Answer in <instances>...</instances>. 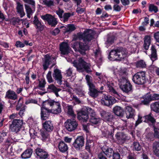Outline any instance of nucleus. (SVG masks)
<instances>
[{
  "mask_svg": "<svg viewBox=\"0 0 159 159\" xmlns=\"http://www.w3.org/2000/svg\"><path fill=\"white\" fill-rule=\"evenodd\" d=\"M52 76L58 84L61 85L62 84V75L60 70L58 69H54Z\"/></svg>",
  "mask_w": 159,
  "mask_h": 159,
  "instance_id": "nucleus-18",
  "label": "nucleus"
},
{
  "mask_svg": "<svg viewBox=\"0 0 159 159\" xmlns=\"http://www.w3.org/2000/svg\"><path fill=\"white\" fill-rule=\"evenodd\" d=\"M89 125L90 124H84L82 125L83 130L87 133L89 132Z\"/></svg>",
  "mask_w": 159,
  "mask_h": 159,
  "instance_id": "nucleus-58",
  "label": "nucleus"
},
{
  "mask_svg": "<svg viewBox=\"0 0 159 159\" xmlns=\"http://www.w3.org/2000/svg\"><path fill=\"white\" fill-rule=\"evenodd\" d=\"M100 119L97 118L95 116H92L90 117L89 121L93 124L96 125L100 122Z\"/></svg>",
  "mask_w": 159,
  "mask_h": 159,
  "instance_id": "nucleus-42",
  "label": "nucleus"
},
{
  "mask_svg": "<svg viewBox=\"0 0 159 159\" xmlns=\"http://www.w3.org/2000/svg\"><path fill=\"white\" fill-rule=\"evenodd\" d=\"M88 87V94L93 98H97L98 96L100 91L98 90L94 84Z\"/></svg>",
  "mask_w": 159,
  "mask_h": 159,
  "instance_id": "nucleus-17",
  "label": "nucleus"
},
{
  "mask_svg": "<svg viewBox=\"0 0 159 159\" xmlns=\"http://www.w3.org/2000/svg\"><path fill=\"white\" fill-rule=\"evenodd\" d=\"M152 150L154 154L159 157V142L155 141L153 143Z\"/></svg>",
  "mask_w": 159,
  "mask_h": 159,
  "instance_id": "nucleus-27",
  "label": "nucleus"
},
{
  "mask_svg": "<svg viewBox=\"0 0 159 159\" xmlns=\"http://www.w3.org/2000/svg\"><path fill=\"white\" fill-rule=\"evenodd\" d=\"M17 94L14 91L9 89L6 93L5 98L15 100L17 99Z\"/></svg>",
  "mask_w": 159,
  "mask_h": 159,
  "instance_id": "nucleus-24",
  "label": "nucleus"
},
{
  "mask_svg": "<svg viewBox=\"0 0 159 159\" xmlns=\"http://www.w3.org/2000/svg\"><path fill=\"white\" fill-rule=\"evenodd\" d=\"M154 36L156 41L159 43V31L155 33L154 34Z\"/></svg>",
  "mask_w": 159,
  "mask_h": 159,
  "instance_id": "nucleus-64",
  "label": "nucleus"
},
{
  "mask_svg": "<svg viewBox=\"0 0 159 159\" xmlns=\"http://www.w3.org/2000/svg\"><path fill=\"white\" fill-rule=\"evenodd\" d=\"M86 110V111L87 113L89 114L90 115V117L92 116H95L96 114L94 111L92 109V108L89 107H84Z\"/></svg>",
  "mask_w": 159,
  "mask_h": 159,
  "instance_id": "nucleus-46",
  "label": "nucleus"
},
{
  "mask_svg": "<svg viewBox=\"0 0 159 159\" xmlns=\"http://www.w3.org/2000/svg\"><path fill=\"white\" fill-rule=\"evenodd\" d=\"M39 81V84L38 86L40 88V89L43 90L45 87V85L46 84V81L44 79H41L40 80H38Z\"/></svg>",
  "mask_w": 159,
  "mask_h": 159,
  "instance_id": "nucleus-49",
  "label": "nucleus"
},
{
  "mask_svg": "<svg viewBox=\"0 0 159 159\" xmlns=\"http://www.w3.org/2000/svg\"><path fill=\"white\" fill-rule=\"evenodd\" d=\"M151 37L149 35H146L144 38L143 47L145 50H148L151 43Z\"/></svg>",
  "mask_w": 159,
  "mask_h": 159,
  "instance_id": "nucleus-32",
  "label": "nucleus"
},
{
  "mask_svg": "<svg viewBox=\"0 0 159 159\" xmlns=\"http://www.w3.org/2000/svg\"><path fill=\"white\" fill-rule=\"evenodd\" d=\"M42 3L48 7H50L54 5L53 2L51 0H42Z\"/></svg>",
  "mask_w": 159,
  "mask_h": 159,
  "instance_id": "nucleus-47",
  "label": "nucleus"
},
{
  "mask_svg": "<svg viewBox=\"0 0 159 159\" xmlns=\"http://www.w3.org/2000/svg\"><path fill=\"white\" fill-rule=\"evenodd\" d=\"M84 139L82 136L78 137L73 143V145L76 150H80L84 145Z\"/></svg>",
  "mask_w": 159,
  "mask_h": 159,
  "instance_id": "nucleus-15",
  "label": "nucleus"
},
{
  "mask_svg": "<svg viewBox=\"0 0 159 159\" xmlns=\"http://www.w3.org/2000/svg\"><path fill=\"white\" fill-rule=\"evenodd\" d=\"M25 6L27 14V16L30 18L31 16L32 15L35 11V5L34 6H32V8L28 5L25 4Z\"/></svg>",
  "mask_w": 159,
  "mask_h": 159,
  "instance_id": "nucleus-28",
  "label": "nucleus"
},
{
  "mask_svg": "<svg viewBox=\"0 0 159 159\" xmlns=\"http://www.w3.org/2000/svg\"><path fill=\"white\" fill-rule=\"evenodd\" d=\"M145 120H143L144 122H146V120L150 122L152 124H154L156 122V120L153 117V115L151 112L148 115L143 117Z\"/></svg>",
  "mask_w": 159,
  "mask_h": 159,
  "instance_id": "nucleus-37",
  "label": "nucleus"
},
{
  "mask_svg": "<svg viewBox=\"0 0 159 159\" xmlns=\"http://www.w3.org/2000/svg\"><path fill=\"white\" fill-rule=\"evenodd\" d=\"M47 90L48 92H52L54 93L56 96L57 97L59 96L58 92L60 91L61 89L57 88L53 84H50L48 85V87L47 88Z\"/></svg>",
  "mask_w": 159,
  "mask_h": 159,
  "instance_id": "nucleus-26",
  "label": "nucleus"
},
{
  "mask_svg": "<svg viewBox=\"0 0 159 159\" xmlns=\"http://www.w3.org/2000/svg\"><path fill=\"white\" fill-rule=\"evenodd\" d=\"M17 11L18 13L20 15V17L22 18L25 15V13L24 10L23 5L20 2H17Z\"/></svg>",
  "mask_w": 159,
  "mask_h": 159,
  "instance_id": "nucleus-33",
  "label": "nucleus"
},
{
  "mask_svg": "<svg viewBox=\"0 0 159 159\" xmlns=\"http://www.w3.org/2000/svg\"><path fill=\"white\" fill-rule=\"evenodd\" d=\"M115 39V37L113 35H108L107 41L105 42L106 46L107 48L112 44L114 43Z\"/></svg>",
  "mask_w": 159,
  "mask_h": 159,
  "instance_id": "nucleus-38",
  "label": "nucleus"
},
{
  "mask_svg": "<svg viewBox=\"0 0 159 159\" xmlns=\"http://www.w3.org/2000/svg\"><path fill=\"white\" fill-rule=\"evenodd\" d=\"M152 101L159 100V94L153 93L151 95Z\"/></svg>",
  "mask_w": 159,
  "mask_h": 159,
  "instance_id": "nucleus-59",
  "label": "nucleus"
},
{
  "mask_svg": "<svg viewBox=\"0 0 159 159\" xmlns=\"http://www.w3.org/2000/svg\"><path fill=\"white\" fill-rule=\"evenodd\" d=\"M101 115L105 121H111L113 118V116L110 113L102 110L100 112Z\"/></svg>",
  "mask_w": 159,
  "mask_h": 159,
  "instance_id": "nucleus-22",
  "label": "nucleus"
},
{
  "mask_svg": "<svg viewBox=\"0 0 159 159\" xmlns=\"http://www.w3.org/2000/svg\"><path fill=\"white\" fill-rule=\"evenodd\" d=\"M137 67L144 68L146 67V65L145 62L143 60H140L137 62Z\"/></svg>",
  "mask_w": 159,
  "mask_h": 159,
  "instance_id": "nucleus-54",
  "label": "nucleus"
},
{
  "mask_svg": "<svg viewBox=\"0 0 159 159\" xmlns=\"http://www.w3.org/2000/svg\"><path fill=\"white\" fill-rule=\"evenodd\" d=\"M138 119L135 121V127H137L139 124L142 123L143 121V118L140 114L138 115Z\"/></svg>",
  "mask_w": 159,
  "mask_h": 159,
  "instance_id": "nucleus-51",
  "label": "nucleus"
},
{
  "mask_svg": "<svg viewBox=\"0 0 159 159\" xmlns=\"http://www.w3.org/2000/svg\"><path fill=\"white\" fill-rule=\"evenodd\" d=\"M116 100L114 98L109 95L103 94L102 96L101 102L104 105L110 106L116 102Z\"/></svg>",
  "mask_w": 159,
  "mask_h": 159,
  "instance_id": "nucleus-10",
  "label": "nucleus"
},
{
  "mask_svg": "<svg viewBox=\"0 0 159 159\" xmlns=\"http://www.w3.org/2000/svg\"><path fill=\"white\" fill-rule=\"evenodd\" d=\"M132 80L135 84L138 85H142L145 84L147 81L145 72L140 71L137 72L133 76Z\"/></svg>",
  "mask_w": 159,
  "mask_h": 159,
  "instance_id": "nucleus-5",
  "label": "nucleus"
},
{
  "mask_svg": "<svg viewBox=\"0 0 159 159\" xmlns=\"http://www.w3.org/2000/svg\"><path fill=\"white\" fill-rule=\"evenodd\" d=\"M128 74L127 69H120L118 71L117 76L120 89L124 92L129 93L132 92V87L127 78Z\"/></svg>",
  "mask_w": 159,
  "mask_h": 159,
  "instance_id": "nucleus-1",
  "label": "nucleus"
},
{
  "mask_svg": "<svg viewBox=\"0 0 159 159\" xmlns=\"http://www.w3.org/2000/svg\"><path fill=\"white\" fill-rule=\"evenodd\" d=\"M23 120L22 119H14L11 124L10 125L9 128L11 131L16 133L18 132L23 124Z\"/></svg>",
  "mask_w": 159,
  "mask_h": 159,
  "instance_id": "nucleus-6",
  "label": "nucleus"
},
{
  "mask_svg": "<svg viewBox=\"0 0 159 159\" xmlns=\"http://www.w3.org/2000/svg\"><path fill=\"white\" fill-rule=\"evenodd\" d=\"M101 149L102 152L108 158L111 157L115 152L112 148H109L106 146H103Z\"/></svg>",
  "mask_w": 159,
  "mask_h": 159,
  "instance_id": "nucleus-21",
  "label": "nucleus"
},
{
  "mask_svg": "<svg viewBox=\"0 0 159 159\" xmlns=\"http://www.w3.org/2000/svg\"><path fill=\"white\" fill-rule=\"evenodd\" d=\"M52 72L51 71H49L46 75V78L48 82L49 83H51L53 81L51 75Z\"/></svg>",
  "mask_w": 159,
  "mask_h": 159,
  "instance_id": "nucleus-55",
  "label": "nucleus"
},
{
  "mask_svg": "<svg viewBox=\"0 0 159 159\" xmlns=\"http://www.w3.org/2000/svg\"><path fill=\"white\" fill-rule=\"evenodd\" d=\"M113 111L114 113L116 115L118 116H123L124 111L123 109L121 107L116 106L114 107Z\"/></svg>",
  "mask_w": 159,
  "mask_h": 159,
  "instance_id": "nucleus-29",
  "label": "nucleus"
},
{
  "mask_svg": "<svg viewBox=\"0 0 159 159\" xmlns=\"http://www.w3.org/2000/svg\"><path fill=\"white\" fill-rule=\"evenodd\" d=\"M42 127L44 130L48 132H52L54 130L53 123L51 120H46L42 123Z\"/></svg>",
  "mask_w": 159,
  "mask_h": 159,
  "instance_id": "nucleus-16",
  "label": "nucleus"
},
{
  "mask_svg": "<svg viewBox=\"0 0 159 159\" xmlns=\"http://www.w3.org/2000/svg\"><path fill=\"white\" fill-rule=\"evenodd\" d=\"M132 150L133 151H139L141 150L142 146L139 143L134 142L133 144Z\"/></svg>",
  "mask_w": 159,
  "mask_h": 159,
  "instance_id": "nucleus-41",
  "label": "nucleus"
},
{
  "mask_svg": "<svg viewBox=\"0 0 159 159\" xmlns=\"http://www.w3.org/2000/svg\"><path fill=\"white\" fill-rule=\"evenodd\" d=\"M41 18L43 20L47 21L48 24L52 26H55L57 23V19L50 14H47L42 16Z\"/></svg>",
  "mask_w": 159,
  "mask_h": 159,
  "instance_id": "nucleus-11",
  "label": "nucleus"
},
{
  "mask_svg": "<svg viewBox=\"0 0 159 159\" xmlns=\"http://www.w3.org/2000/svg\"><path fill=\"white\" fill-rule=\"evenodd\" d=\"M115 136L119 143L122 144L129 138L126 134L122 132H118L115 134Z\"/></svg>",
  "mask_w": 159,
  "mask_h": 159,
  "instance_id": "nucleus-14",
  "label": "nucleus"
},
{
  "mask_svg": "<svg viewBox=\"0 0 159 159\" xmlns=\"http://www.w3.org/2000/svg\"><path fill=\"white\" fill-rule=\"evenodd\" d=\"M58 148L62 152H65L68 149V147L66 144L63 141L60 142L58 144Z\"/></svg>",
  "mask_w": 159,
  "mask_h": 159,
  "instance_id": "nucleus-35",
  "label": "nucleus"
},
{
  "mask_svg": "<svg viewBox=\"0 0 159 159\" xmlns=\"http://www.w3.org/2000/svg\"><path fill=\"white\" fill-rule=\"evenodd\" d=\"M46 101L43 103L42 107H41V118L42 120H46L49 117L50 113L52 112L48 106H46Z\"/></svg>",
  "mask_w": 159,
  "mask_h": 159,
  "instance_id": "nucleus-7",
  "label": "nucleus"
},
{
  "mask_svg": "<svg viewBox=\"0 0 159 159\" xmlns=\"http://www.w3.org/2000/svg\"><path fill=\"white\" fill-rule=\"evenodd\" d=\"M56 12L60 18H62V14L64 12L62 10L59 8L58 10L56 11Z\"/></svg>",
  "mask_w": 159,
  "mask_h": 159,
  "instance_id": "nucleus-60",
  "label": "nucleus"
},
{
  "mask_svg": "<svg viewBox=\"0 0 159 159\" xmlns=\"http://www.w3.org/2000/svg\"><path fill=\"white\" fill-rule=\"evenodd\" d=\"M33 152V150L31 148L27 149L21 155L23 159H26L30 157Z\"/></svg>",
  "mask_w": 159,
  "mask_h": 159,
  "instance_id": "nucleus-30",
  "label": "nucleus"
},
{
  "mask_svg": "<svg viewBox=\"0 0 159 159\" xmlns=\"http://www.w3.org/2000/svg\"><path fill=\"white\" fill-rule=\"evenodd\" d=\"M102 135L104 137H113V134L112 132L110 131L107 129V128H105L104 129H102Z\"/></svg>",
  "mask_w": 159,
  "mask_h": 159,
  "instance_id": "nucleus-40",
  "label": "nucleus"
},
{
  "mask_svg": "<svg viewBox=\"0 0 159 159\" xmlns=\"http://www.w3.org/2000/svg\"><path fill=\"white\" fill-rule=\"evenodd\" d=\"M71 14L70 13H65L63 16V21H67L69 18Z\"/></svg>",
  "mask_w": 159,
  "mask_h": 159,
  "instance_id": "nucleus-57",
  "label": "nucleus"
},
{
  "mask_svg": "<svg viewBox=\"0 0 159 159\" xmlns=\"http://www.w3.org/2000/svg\"><path fill=\"white\" fill-rule=\"evenodd\" d=\"M68 114L71 116L73 117H75L76 115L75 114L73 111V107L72 106H68Z\"/></svg>",
  "mask_w": 159,
  "mask_h": 159,
  "instance_id": "nucleus-50",
  "label": "nucleus"
},
{
  "mask_svg": "<svg viewBox=\"0 0 159 159\" xmlns=\"http://www.w3.org/2000/svg\"><path fill=\"white\" fill-rule=\"evenodd\" d=\"M78 125L77 121L74 119H68L65 123L64 126L66 129L69 132L75 130Z\"/></svg>",
  "mask_w": 159,
  "mask_h": 159,
  "instance_id": "nucleus-9",
  "label": "nucleus"
},
{
  "mask_svg": "<svg viewBox=\"0 0 159 159\" xmlns=\"http://www.w3.org/2000/svg\"><path fill=\"white\" fill-rule=\"evenodd\" d=\"M149 11L151 12L157 13L158 11V7L153 4H150L148 7Z\"/></svg>",
  "mask_w": 159,
  "mask_h": 159,
  "instance_id": "nucleus-44",
  "label": "nucleus"
},
{
  "mask_svg": "<svg viewBox=\"0 0 159 159\" xmlns=\"http://www.w3.org/2000/svg\"><path fill=\"white\" fill-rule=\"evenodd\" d=\"M46 106H48L52 113L57 114L61 113V107L59 102H56L53 100L48 99L46 101Z\"/></svg>",
  "mask_w": 159,
  "mask_h": 159,
  "instance_id": "nucleus-4",
  "label": "nucleus"
},
{
  "mask_svg": "<svg viewBox=\"0 0 159 159\" xmlns=\"http://www.w3.org/2000/svg\"><path fill=\"white\" fill-rule=\"evenodd\" d=\"M72 64L79 72H83L85 71L89 73L92 71L90 64L85 61L82 58H78V60H74Z\"/></svg>",
  "mask_w": 159,
  "mask_h": 159,
  "instance_id": "nucleus-2",
  "label": "nucleus"
},
{
  "mask_svg": "<svg viewBox=\"0 0 159 159\" xmlns=\"http://www.w3.org/2000/svg\"><path fill=\"white\" fill-rule=\"evenodd\" d=\"M50 56L48 54H47L44 56L43 60V66L44 70H46L48 68L49 65L52 63Z\"/></svg>",
  "mask_w": 159,
  "mask_h": 159,
  "instance_id": "nucleus-23",
  "label": "nucleus"
},
{
  "mask_svg": "<svg viewBox=\"0 0 159 159\" xmlns=\"http://www.w3.org/2000/svg\"><path fill=\"white\" fill-rule=\"evenodd\" d=\"M154 134L152 133H148L146 136V138L147 140L149 141H152L154 140Z\"/></svg>",
  "mask_w": 159,
  "mask_h": 159,
  "instance_id": "nucleus-56",
  "label": "nucleus"
},
{
  "mask_svg": "<svg viewBox=\"0 0 159 159\" xmlns=\"http://www.w3.org/2000/svg\"><path fill=\"white\" fill-rule=\"evenodd\" d=\"M112 159H120V154L117 152H115L113 155Z\"/></svg>",
  "mask_w": 159,
  "mask_h": 159,
  "instance_id": "nucleus-63",
  "label": "nucleus"
},
{
  "mask_svg": "<svg viewBox=\"0 0 159 159\" xmlns=\"http://www.w3.org/2000/svg\"><path fill=\"white\" fill-rule=\"evenodd\" d=\"M85 79L88 87L94 85L92 82V78L89 75H86Z\"/></svg>",
  "mask_w": 159,
  "mask_h": 159,
  "instance_id": "nucleus-45",
  "label": "nucleus"
},
{
  "mask_svg": "<svg viewBox=\"0 0 159 159\" xmlns=\"http://www.w3.org/2000/svg\"><path fill=\"white\" fill-rule=\"evenodd\" d=\"M94 143L92 140L87 139L85 149L89 152H91V149L94 146Z\"/></svg>",
  "mask_w": 159,
  "mask_h": 159,
  "instance_id": "nucleus-39",
  "label": "nucleus"
},
{
  "mask_svg": "<svg viewBox=\"0 0 159 159\" xmlns=\"http://www.w3.org/2000/svg\"><path fill=\"white\" fill-rule=\"evenodd\" d=\"M51 132H48L46 131L41 130L40 135L41 136V140L43 141H45L49 140L50 137V133Z\"/></svg>",
  "mask_w": 159,
  "mask_h": 159,
  "instance_id": "nucleus-31",
  "label": "nucleus"
},
{
  "mask_svg": "<svg viewBox=\"0 0 159 159\" xmlns=\"http://www.w3.org/2000/svg\"><path fill=\"white\" fill-rule=\"evenodd\" d=\"M109 93L117 99H119L120 95L118 93L116 89L113 86V84H110L109 82L107 83Z\"/></svg>",
  "mask_w": 159,
  "mask_h": 159,
  "instance_id": "nucleus-19",
  "label": "nucleus"
},
{
  "mask_svg": "<svg viewBox=\"0 0 159 159\" xmlns=\"http://www.w3.org/2000/svg\"><path fill=\"white\" fill-rule=\"evenodd\" d=\"M69 46L67 43L62 42L60 45V50H68Z\"/></svg>",
  "mask_w": 159,
  "mask_h": 159,
  "instance_id": "nucleus-52",
  "label": "nucleus"
},
{
  "mask_svg": "<svg viewBox=\"0 0 159 159\" xmlns=\"http://www.w3.org/2000/svg\"><path fill=\"white\" fill-rule=\"evenodd\" d=\"M152 61L157 59L156 50H151V54L149 55Z\"/></svg>",
  "mask_w": 159,
  "mask_h": 159,
  "instance_id": "nucleus-43",
  "label": "nucleus"
},
{
  "mask_svg": "<svg viewBox=\"0 0 159 159\" xmlns=\"http://www.w3.org/2000/svg\"><path fill=\"white\" fill-rule=\"evenodd\" d=\"M35 152L37 158L39 159H47L49 156L48 153L45 150L39 147L35 149Z\"/></svg>",
  "mask_w": 159,
  "mask_h": 159,
  "instance_id": "nucleus-12",
  "label": "nucleus"
},
{
  "mask_svg": "<svg viewBox=\"0 0 159 159\" xmlns=\"http://www.w3.org/2000/svg\"><path fill=\"white\" fill-rule=\"evenodd\" d=\"M154 135L155 138L159 139V129H155L154 130Z\"/></svg>",
  "mask_w": 159,
  "mask_h": 159,
  "instance_id": "nucleus-61",
  "label": "nucleus"
},
{
  "mask_svg": "<svg viewBox=\"0 0 159 159\" xmlns=\"http://www.w3.org/2000/svg\"><path fill=\"white\" fill-rule=\"evenodd\" d=\"M125 51L126 50H111L108 58L111 61H120L127 56Z\"/></svg>",
  "mask_w": 159,
  "mask_h": 159,
  "instance_id": "nucleus-3",
  "label": "nucleus"
},
{
  "mask_svg": "<svg viewBox=\"0 0 159 159\" xmlns=\"http://www.w3.org/2000/svg\"><path fill=\"white\" fill-rule=\"evenodd\" d=\"M67 28L65 31V32H71L74 30L75 29V28L74 25L69 24L67 26Z\"/></svg>",
  "mask_w": 159,
  "mask_h": 159,
  "instance_id": "nucleus-53",
  "label": "nucleus"
},
{
  "mask_svg": "<svg viewBox=\"0 0 159 159\" xmlns=\"http://www.w3.org/2000/svg\"><path fill=\"white\" fill-rule=\"evenodd\" d=\"M93 38V34L90 32H84V33H79L76 35V38L75 39L80 40L83 39L85 42L89 41L92 40ZM75 39V38L74 39Z\"/></svg>",
  "mask_w": 159,
  "mask_h": 159,
  "instance_id": "nucleus-8",
  "label": "nucleus"
},
{
  "mask_svg": "<svg viewBox=\"0 0 159 159\" xmlns=\"http://www.w3.org/2000/svg\"><path fill=\"white\" fill-rule=\"evenodd\" d=\"M34 24L36 28L39 30H42L43 29V25L41 22L39 20L36 16L34 17Z\"/></svg>",
  "mask_w": 159,
  "mask_h": 159,
  "instance_id": "nucleus-34",
  "label": "nucleus"
},
{
  "mask_svg": "<svg viewBox=\"0 0 159 159\" xmlns=\"http://www.w3.org/2000/svg\"><path fill=\"white\" fill-rule=\"evenodd\" d=\"M88 114L86 113L84 108L78 111L77 118L80 121L83 122H87L89 119Z\"/></svg>",
  "mask_w": 159,
  "mask_h": 159,
  "instance_id": "nucleus-13",
  "label": "nucleus"
},
{
  "mask_svg": "<svg viewBox=\"0 0 159 159\" xmlns=\"http://www.w3.org/2000/svg\"><path fill=\"white\" fill-rule=\"evenodd\" d=\"M152 101L151 94H147L141 98V104L148 105L150 102Z\"/></svg>",
  "mask_w": 159,
  "mask_h": 159,
  "instance_id": "nucleus-25",
  "label": "nucleus"
},
{
  "mask_svg": "<svg viewBox=\"0 0 159 159\" xmlns=\"http://www.w3.org/2000/svg\"><path fill=\"white\" fill-rule=\"evenodd\" d=\"M126 117L127 119L133 118L135 115V110L131 107L127 106L125 108Z\"/></svg>",
  "mask_w": 159,
  "mask_h": 159,
  "instance_id": "nucleus-20",
  "label": "nucleus"
},
{
  "mask_svg": "<svg viewBox=\"0 0 159 159\" xmlns=\"http://www.w3.org/2000/svg\"><path fill=\"white\" fill-rule=\"evenodd\" d=\"M150 107L152 110L156 113H159V101L152 103Z\"/></svg>",
  "mask_w": 159,
  "mask_h": 159,
  "instance_id": "nucleus-36",
  "label": "nucleus"
},
{
  "mask_svg": "<svg viewBox=\"0 0 159 159\" xmlns=\"http://www.w3.org/2000/svg\"><path fill=\"white\" fill-rule=\"evenodd\" d=\"M94 56L96 58L99 57V60L98 61L99 63H101L102 62V57L101 56V52L100 50H96L95 52H94Z\"/></svg>",
  "mask_w": 159,
  "mask_h": 159,
  "instance_id": "nucleus-48",
  "label": "nucleus"
},
{
  "mask_svg": "<svg viewBox=\"0 0 159 159\" xmlns=\"http://www.w3.org/2000/svg\"><path fill=\"white\" fill-rule=\"evenodd\" d=\"M113 7L114 10L117 11H119L121 9V7L118 4H114Z\"/></svg>",
  "mask_w": 159,
  "mask_h": 159,
  "instance_id": "nucleus-62",
  "label": "nucleus"
}]
</instances>
